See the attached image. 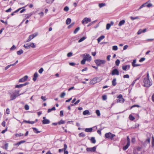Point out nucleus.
Wrapping results in <instances>:
<instances>
[{
	"mask_svg": "<svg viewBox=\"0 0 154 154\" xmlns=\"http://www.w3.org/2000/svg\"><path fill=\"white\" fill-rule=\"evenodd\" d=\"M83 59L82 60L81 63L82 64L84 65L85 64L86 61H90L92 59L91 57L88 54H85L83 55Z\"/></svg>",
	"mask_w": 154,
	"mask_h": 154,
	"instance_id": "obj_1",
	"label": "nucleus"
},
{
	"mask_svg": "<svg viewBox=\"0 0 154 154\" xmlns=\"http://www.w3.org/2000/svg\"><path fill=\"white\" fill-rule=\"evenodd\" d=\"M19 91L15 90L12 93H10L9 94L10 95V100H12L15 99L17 97L23 94V93L19 94Z\"/></svg>",
	"mask_w": 154,
	"mask_h": 154,
	"instance_id": "obj_2",
	"label": "nucleus"
},
{
	"mask_svg": "<svg viewBox=\"0 0 154 154\" xmlns=\"http://www.w3.org/2000/svg\"><path fill=\"white\" fill-rule=\"evenodd\" d=\"M144 85L145 87H149L152 85L151 81L149 79L144 78L143 80Z\"/></svg>",
	"mask_w": 154,
	"mask_h": 154,
	"instance_id": "obj_3",
	"label": "nucleus"
},
{
	"mask_svg": "<svg viewBox=\"0 0 154 154\" xmlns=\"http://www.w3.org/2000/svg\"><path fill=\"white\" fill-rule=\"evenodd\" d=\"M94 61L96 65L98 66H100L102 64H104L106 62L105 60L100 59L95 60Z\"/></svg>",
	"mask_w": 154,
	"mask_h": 154,
	"instance_id": "obj_4",
	"label": "nucleus"
},
{
	"mask_svg": "<svg viewBox=\"0 0 154 154\" xmlns=\"http://www.w3.org/2000/svg\"><path fill=\"white\" fill-rule=\"evenodd\" d=\"M23 46L26 49H29L30 48H35L36 47L35 45L33 43H29L26 44H25Z\"/></svg>",
	"mask_w": 154,
	"mask_h": 154,
	"instance_id": "obj_5",
	"label": "nucleus"
},
{
	"mask_svg": "<svg viewBox=\"0 0 154 154\" xmlns=\"http://www.w3.org/2000/svg\"><path fill=\"white\" fill-rule=\"evenodd\" d=\"M105 137L106 138L110 139L111 140H113V137L115 136V135L110 132H109L106 133L105 134Z\"/></svg>",
	"mask_w": 154,
	"mask_h": 154,
	"instance_id": "obj_6",
	"label": "nucleus"
},
{
	"mask_svg": "<svg viewBox=\"0 0 154 154\" xmlns=\"http://www.w3.org/2000/svg\"><path fill=\"white\" fill-rule=\"evenodd\" d=\"M118 98L117 101V102L123 103L125 101L124 99L122 97V94H119L117 97Z\"/></svg>",
	"mask_w": 154,
	"mask_h": 154,
	"instance_id": "obj_7",
	"label": "nucleus"
},
{
	"mask_svg": "<svg viewBox=\"0 0 154 154\" xmlns=\"http://www.w3.org/2000/svg\"><path fill=\"white\" fill-rule=\"evenodd\" d=\"M97 146H95L93 147L87 148L86 149V151L87 152H94L96 151Z\"/></svg>",
	"mask_w": 154,
	"mask_h": 154,
	"instance_id": "obj_8",
	"label": "nucleus"
},
{
	"mask_svg": "<svg viewBox=\"0 0 154 154\" xmlns=\"http://www.w3.org/2000/svg\"><path fill=\"white\" fill-rule=\"evenodd\" d=\"M91 21V20L90 18L85 17L82 20V23L83 24H84L85 23H87L88 22H90Z\"/></svg>",
	"mask_w": 154,
	"mask_h": 154,
	"instance_id": "obj_9",
	"label": "nucleus"
},
{
	"mask_svg": "<svg viewBox=\"0 0 154 154\" xmlns=\"http://www.w3.org/2000/svg\"><path fill=\"white\" fill-rule=\"evenodd\" d=\"M111 74L112 75H119V72L117 69H114L111 72Z\"/></svg>",
	"mask_w": 154,
	"mask_h": 154,
	"instance_id": "obj_10",
	"label": "nucleus"
},
{
	"mask_svg": "<svg viewBox=\"0 0 154 154\" xmlns=\"http://www.w3.org/2000/svg\"><path fill=\"white\" fill-rule=\"evenodd\" d=\"M28 76L27 75L25 76L23 78L19 79V82H23L26 81L27 79Z\"/></svg>",
	"mask_w": 154,
	"mask_h": 154,
	"instance_id": "obj_11",
	"label": "nucleus"
},
{
	"mask_svg": "<svg viewBox=\"0 0 154 154\" xmlns=\"http://www.w3.org/2000/svg\"><path fill=\"white\" fill-rule=\"evenodd\" d=\"M28 84L29 83L28 82H26L24 84H21L19 85H16L15 87L17 88H20L23 87V86H25L28 85Z\"/></svg>",
	"mask_w": 154,
	"mask_h": 154,
	"instance_id": "obj_12",
	"label": "nucleus"
},
{
	"mask_svg": "<svg viewBox=\"0 0 154 154\" xmlns=\"http://www.w3.org/2000/svg\"><path fill=\"white\" fill-rule=\"evenodd\" d=\"M130 65H124L122 66V69L124 71H126L130 69Z\"/></svg>",
	"mask_w": 154,
	"mask_h": 154,
	"instance_id": "obj_13",
	"label": "nucleus"
},
{
	"mask_svg": "<svg viewBox=\"0 0 154 154\" xmlns=\"http://www.w3.org/2000/svg\"><path fill=\"white\" fill-rule=\"evenodd\" d=\"M42 123L43 124H48L50 123V121L48 119H45L43 120L42 121Z\"/></svg>",
	"mask_w": 154,
	"mask_h": 154,
	"instance_id": "obj_14",
	"label": "nucleus"
},
{
	"mask_svg": "<svg viewBox=\"0 0 154 154\" xmlns=\"http://www.w3.org/2000/svg\"><path fill=\"white\" fill-rule=\"evenodd\" d=\"M136 63V60H134L132 62V66L133 67H136V66H140V65L139 64H135V63Z\"/></svg>",
	"mask_w": 154,
	"mask_h": 154,
	"instance_id": "obj_15",
	"label": "nucleus"
},
{
	"mask_svg": "<svg viewBox=\"0 0 154 154\" xmlns=\"http://www.w3.org/2000/svg\"><path fill=\"white\" fill-rule=\"evenodd\" d=\"M38 77V74L37 72H35L33 75V80L34 81H35L36 80L37 78Z\"/></svg>",
	"mask_w": 154,
	"mask_h": 154,
	"instance_id": "obj_16",
	"label": "nucleus"
},
{
	"mask_svg": "<svg viewBox=\"0 0 154 154\" xmlns=\"http://www.w3.org/2000/svg\"><path fill=\"white\" fill-rule=\"evenodd\" d=\"M125 23V21L124 20H122L120 21L119 23L118 24V26H120L122 25H124Z\"/></svg>",
	"mask_w": 154,
	"mask_h": 154,
	"instance_id": "obj_17",
	"label": "nucleus"
},
{
	"mask_svg": "<svg viewBox=\"0 0 154 154\" xmlns=\"http://www.w3.org/2000/svg\"><path fill=\"white\" fill-rule=\"evenodd\" d=\"M105 38V36L104 35H101L100 37H99L97 39L98 42L99 43L100 41Z\"/></svg>",
	"mask_w": 154,
	"mask_h": 154,
	"instance_id": "obj_18",
	"label": "nucleus"
},
{
	"mask_svg": "<svg viewBox=\"0 0 154 154\" xmlns=\"http://www.w3.org/2000/svg\"><path fill=\"white\" fill-rule=\"evenodd\" d=\"M83 114L84 115H90V112L88 110H85L83 112Z\"/></svg>",
	"mask_w": 154,
	"mask_h": 154,
	"instance_id": "obj_19",
	"label": "nucleus"
},
{
	"mask_svg": "<svg viewBox=\"0 0 154 154\" xmlns=\"http://www.w3.org/2000/svg\"><path fill=\"white\" fill-rule=\"evenodd\" d=\"M23 122H25V123H28L30 124H33L35 123V121H26V120H24L23 121Z\"/></svg>",
	"mask_w": 154,
	"mask_h": 154,
	"instance_id": "obj_20",
	"label": "nucleus"
},
{
	"mask_svg": "<svg viewBox=\"0 0 154 154\" xmlns=\"http://www.w3.org/2000/svg\"><path fill=\"white\" fill-rule=\"evenodd\" d=\"M87 37L85 36L81 38L79 41H78V42L80 43L83 41H84L85 40L86 38Z\"/></svg>",
	"mask_w": 154,
	"mask_h": 154,
	"instance_id": "obj_21",
	"label": "nucleus"
},
{
	"mask_svg": "<svg viewBox=\"0 0 154 154\" xmlns=\"http://www.w3.org/2000/svg\"><path fill=\"white\" fill-rule=\"evenodd\" d=\"M112 84L113 86H115L116 84V79L115 78L112 81Z\"/></svg>",
	"mask_w": 154,
	"mask_h": 154,
	"instance_id": "obj_22",
	"label": "nucleus"
},
{
	"mask_svg": "<svg viewBox=\"0 0 154 154\" xmlns=\"http://www.w3.org/2000/svg\"><path fill=\"white\" fill-rule=\"evenodd\" d=\"M90 140L93 143H95L96 142V140L94 137H91Z\"/></svg>",
	"mask_w": 154,
	"mask_h": 154,
	"instance_id": "obj_23",
	"label": "nucleus"
},
{
	"mask_svg": "<svg viewBox=\"0 0 154 154\" xmlns=\"http://www.w3.org/2000/svg\"><path fill=\"white\" fill-rule=\"evenodd\" d=\"M32 14V13L29 14H26L25 15V17L26 19L28 18H29Z\"/></svg>",
	"mask_w": 154,
	"mask_h": 154,
	"instance_id": "obj_24",
	"label": "nucleus"
},
{
	"mask_svg": "<svg viewBox=\"0 0 154 154\" xmlns=\"http://www.w3.org/2000/svg\"><path fill=\"white\" fill-rule=\"evenodd\" d=\"M92 128H86L85 130V131L86 132H91L92 131Z\"/></svg>",
	"mask_w": 154,
	"mask_h": 154,
	"instance_id": "obj_25",
	"label": "nucleus"
},
{
	"mask_svg": "<svg viewBox=\"0 0 154 154\" xmlns=\"http://www.w3.org/2000/svg\"><path fill=\"white\" fill-rule=\"evenodd\" d=\"M71 22V19L69 18H68L66 20V24L67 25H68Z\"/></svg>",
	"mask_w": 154,
	"mask_h": 154,
	"instance_id": "obj_26",
	"label": "nucleus"
},
{
	"mask_svg": "<svg viewBox=\"0 0 154 154\" xmlns=\"http://www.w3.org/2000/svg\"><path fill=\"white\" fill-rule=\"evenodd\" d=\"M32 129L36 133H38L41 132L40 131H38V129L35 128H32Z\"/></svg>",
	"mask_w": 154,
	"mask_h": 154,
	"instance_id": "obj_27",
	"label": "nucleus"
},
{
	"mask_svg": "<svg viewBox=\"0 0 154 154\" xmlns=\"http://www.w3.org/2000/svg\"><path fill=\"white\" fill-rule=\"evenodd\" d=\"M33 38V37H32V36L31 35H30L28 39L27 40V41H26V42H28L30 41Z\"/></svg>",
	"mask_w": 154,
	"mask_h": 154,
	"instance_id": "obj_28",
	"label": "nucleus"
},
{
	"mask_svg": "<svg viewBox=\"0 0 154 154\" xmlns=\"http://www.w3.org/2000/svg\"><path fill=\"white\" fill-rule=\"evenodd\" d=\"M23 51L22 50H20L17 52V54L18 55H20L23 53Z\"/></svg>",
	"mask_w": 154,
	"mask_h": 154,
	"instance_id": "obj_29",
	"label": "nucleus"
},
{
	"mask_svg": "<svg viewBox=\"0 0 154 154\" xmlns=\"http://www.w3.org/2000/svg\"><path fill=\"white\" fill-rule=\"evenodd\" d=\"M147 4V2L143 4L139 8L138 10H139L140 9H141L142 8H143V7L146 6V5Z\"/></svg>",
	"mask_w": 154,
	"mask_h": 154,
	"instance_id": "obj_30",
	"label": "nucleus"
},
{
	"mask_svg": "<svg viewBox=\"0 0 154 154\" xmlns=\"http://www.w3.org/2000/svg\"><path fill=\"white\" fill-rule=\"evenodd\" d=\"M105 5L106 4L105 3H101L99 4V6L100 8H101Z\"/></svg>",
	"mask_w": 154,
	"mask_h": 154,
	"instance_id": "obj_31",
	"label": "nucleus"
},
{
	"mask_svg": "<svg viewBox=\"0 0 154 154\" xmlns=\"http://www.w3.org/2000/svg\"><path fill=\"white\" fill-rule=\"evenodd\" d=\"M65 123V121L63 120H61L58 122V124L59 125L64 124Z\"/></svg>",
	"mask_w": 154,
	"mask_h": 154,
	"instance_id": "obj_32",
	"label": "nucleus"
},
{
	"mask_svg": "<svg viewBox=\"0 0 154 154\" xmlns=\"http://www.w3.org/2000/svg\"><path fill=\"white\" fill-rule=\"evenodd\" d=\"M102 100H106L107 99V96L106 95H103L102 97Z\"/></svg>",
	"mask_w": 154,
	"mask_h": 154,
	"instance_id": "obj_33",
	"label": "nucleus"
},
{
	"mask_svg": "<svg viewBox=\"0 0 154 154\" xmlns=\"http://www.w3.org/2000/svg\"><path fill=\"white\" fill-rule=\"evenodd\" d=\"M80 29V27H77L74 31V33L75 34L76 33H77V32H78V31Z\"/></svg>",
	"mask_w": 154,
	"mask_h": 154,
	"instance_id": "obj_34",
	"label": "nucleus"
},
{
	"mask_svg": "<svg viewBox=\"0 0 154 154\" xmlns=\"http://www.w3.org/2000/svg\"><path fill=\"white\" fill-rule=\"evenodd\" d=\"M120 63V61L119 60L117 59V60L116 61V64L117 66H118L119 65V64Z\"/></svg>",
	"mask_w": 154,
	"mask_h": 154,
	"instance_id": "obj_35",
	"label": "nucleus"
},
{
	"mask_svg": "<svg viewBox=\"0 0 154 154\" xmlns=\"http://www.w3.org/2000/svg\"><path fill=\"white\" fill-rule=\"evenodd\" d=\"M129 118L130 119L131 121H133L134 119V118L131 114L129 115Z\"/></svg>",
	"mask_w": 154,
	"mask_h": 154,
	"instance_id": "obj_36",
	"label": "nucleus"
},
{
	"mask_svg": "<svg viewBox=\"0 0 154 154\" xmlns=\"http://www.w3.org/2000/svg\"><path fill=\"white\" fill-rule=\"evenodd\" d=\"M111 26V25L109 23H107L106 25V29L107 30H108L109 29L110 26Z\"/></svg>",
	"mask_w": 154,
	"mask_h": 154,
	"instance_id": "obj_37",
	"label": "nucleus"
},
{
	"mask_svg": "<svg viewBox=\"0 0 154 154\" xmlns=\"http://www.w3.org/2000/svg\"><path fill=\"white\" fill-rule=\"evenodd\" d=\"M96 113L98 116H100V111L98 110H97L96 111Z\"/></svg>",
	"mask_w": 154,
	"mask_h": 154,
	"instance_id": "obj_38",
	"label": "nucleus"
},
{
	"mask_svg": "<svg viewBox=\"0 0 154 154\" xmlns=\"http://www.w3.org/2000/svg\"><path fill=\"white\" fill-rule=\"evenodd\" d=\"M130 19L132 20H134L138 19H139V17H131Z\"/></svg>",
	"mask_w": 154,
	"mask_h": 154,
	"instance_id": "obj_39",
	"label": "nucleus"
},
{
	"mask_svg": "<svg viewBox=\"0 0 154 154\" xmlns=\"http://www.w3.org/2000/svg\"><path fill=\"white\" fill-rule=\"evenodd\" d=\"M23 135V134L21 133L17 134H15L16 137H20Z\"/></svg>",
	"mask_w": 154,
	"mask_h": 154,
	"instance_id": "obj_40",
	"label": "nucleus"
},
{
	"mask_svg": "<svg viewBox=\"0 0 154 154\" xmlns=\"http://www.w3.org/2000/svg\"><path fill=\"white\" fill-rule=\"evenodd\" d=\"M154 146V137H152V146L153 147Z\"/></svg>",
	"mask_w": 154,
	"mask_h": 154,
	"instance_id": "obj_41",
	"label": "nucleus"
},
{
	"mask_svg": "<svg viewBox=\"0 0 154 154\" xmlns=\"http://www.w3.org/2000/svg\"><path fill=\"white\" fill-rule=\"evenodd\" d=\"M54 0H46V2L48 3H52Z\"/></svg>",
	"mask_w": 154,
	"mask_h": 154,
	"instance_id": "obj_42",
	"label": "nucleus"
},
{
	"mask_svg": "<svg viewBox=\"0 0 154 154\" xmlns=\"http://www.w3.org/2000/svg\"><path fill=\"white\" fill-rule=\"evenodd\" d=\"M79 137H84L85 136V135L83 133H81L79 134Z\"/></svg>",
	"mask_w": 154,
	"mask_h": 154,
	"instance_id": "obj_43",
	"label": "nucleus"
},
{
	"mask_svg": "<svg viewBox=\"0 0 154 154\" xmlns=\"http://www.w3.org/2000/svg\"><path fill=\"white\" fill-rule=\"evenodd\" d=\"M5 147L4 148V147H2V148L4 149L5 148L6 150H7L8 149V143H6L5 144Z\"/></svg>",
	"mask_w": 154,
	"mask_h": 154,
	"instance_id": "obj_44",
	"label": "nucleus"
},
{
	"mask_svg": "<svg viewBox=\"0 0 154 154\" xmlns=\"http://www.w3.org/2000/svg\"><path fill=\"white\" fill-rule=\"evenodd\" d=\"M112 49L113 50L116 51L118 49V47L117 46H114L112 47Z\"/></svg>",
	"mask_w": 154,
	"mask_h": 154,
	"instance_id": "obj_45",
	"label": "nucleus"
},
{
	"mask_svg": "<svg viewBox=\"0 0 154 154\" xmlns=\"http://www.w3.org/2000/svg\"><path fill=\"white\" fill-rule=\"evenodd\" d=\"M24 108L25 109H26V110H27L29 109V106L28 105L26 104L24 106Z\"/></svg>",
	"mask_w": 154,
	"mask_h": 154,
	"instance_id": "obj_46",
	"label": "nucleus"
},
{
	"mask_svg": "<svg viewBox=\"0 0 154 154\" xmlns=\"http://www.w3.org/2000/svg\"><path fill=\"white\" fill-rule=\"evenodd\" d=\"M65 95L66 93L65 92H63L60 95V97L61 98H63L65 96Z\"/></svg>",
	"mask_w": 154,
	"mask_h": 154,
	"instance_id": "obj_47",
	"label": "nucleus"
},
{
	"mask_svg": "<svg viewBox=\"0 0 154 154\" xmlns=\"http://www.w3.org/2000/svg\"><path fill=\"white\" fill-rule=\"evenodd\" d=\"M31 35L32 36V37L33 38L38 35V33H34L33 34Z\"/></svg>",
	"mask_w": 154,
	"mask_h": 154,
	"instance_id": "obj_48",
	"label": "nucleus"
},
{
	"mask_svg": "<svg viewBox=\"0 0 154 154\" xmlns=\"http://www.w3.org/2000/svg\"><path fill=\"white\" fill-rule=\"evenodd\" d=\"M44 70V69L43 68H40L39 70H38V72L40 73L41 74L42 73V72H43Z\"/></svg>",
	"mask_w": 154,
	"mask_h": 154,
	"instance_id": "obj_49",
	"label": "nucleus"
},
{
	"mask_svg": "<svg viewBox=\"0 0 154 154\" xmlns=\"http://www.w3.org/2000/svg\"><path fill=\"white\" fill-rule=\"evenodd\" d=\"M69 10V8L67 6L65 7L64 8V10L66 11H67Z\"/></svg>",
	"mask_w": 154,
	"mask_h": 154,
	"instance_id": "obj_50",
	"label": "nucleus"
},
{
	"mask_svg": "<svg viewBox=\"0 0 154 154\" xmlns=\"http://www.w3.org/2000/svg\"><path fill=\"white\" fill-rule=\"evenodd\" d=\"M26 6L24 7H23V8H19V9H17V10H16V11H14V13H17V12H18L22 8H24Z\"/></svg>",
	"mask_w": 154,
	"mask_h": 154,
	"instance_id": "obj_51",
	"label": "nucleus"
},
{
	"mask_svg": "<svg viewBox=\"0 0 154 154\" xmlns=\"http://www.w3.org/2000/svg\"><path fill=\"white\" fill-rule=\"evenodd\" d=\"M72 55V52H69L67 54V56L68 57H70Z\"/></svg>",
	"mask_w": 154,
	"mask_h": 154,
	"instance_id": "obj_52",
	"label": "nucleus"
},
{
	"mask_svg": "<svg viewBox=\"0 0 154 154\" xmlns=\"http://www.w3.org/2000/svg\"><path fill=\"white\" fill-rule=\"evenodd\" d=\"M142 32H143L142 30L141 29H140V30H139L137 33L138 35H139V34H140Z\"/></svg>",
	"mask_w": 154,
	"mask_h": 154,
	"instance_id": "obj_53",
	"label": "nucleus"
},
{
	"mask_svg": "<svg viewBox=\"0 0 154 154\" xmlns=\"http://www.w3.org/2000/svg\"><path fill=\"white\" fill-rule=\"evenodd\" d=\"M128 47V45H125L123 47V50H126Z\"/></svg>",
	"mask_w": 154,
	"mask_h": 154,
	"instance_id": "obj_54",
	"label": "nucleus"
},
{
	"mask_svg": "<svg viewBox=\"0 0 154 154\" xmlns=\"http://www.w3.org/2000/svg\"><path fill=\"white\" fill-rule=\"evenodd\" d=\"M16 48L14 45H13L10 48V50H13Z\"/></svg>",
	"mask_w": 154,
	"mask_h": 154,
	"instance_id": "obj_55",
	"label": "nucleus"
},
{
	"mask_svg": "<svg viewBox=\"0 0 154 154\" xmlns=\"http://www.w3.org/2000/svg\"><path fill=\"white\" fill-rule=\"evenodd\" d=\"M128 147H128L126 145V146H125L123 147V149L124 150H125L126 149H127L128 148Z\"/></svg>",
	"mask_w": 154,
	"mask_h": 154,
	"instance_id": "obj_56",
	"label": "nucleus"
},
{
	"mask_svg": "<svg viewBox=\"0 0 154 154\" xmlns=\"http://www.w3.org/2000/svg\"><path fill=\"white\" fill-rule=\"evenodd\" d=\"M67 145L66 144H64V148L63 149V150H66V149H67Z\"/></svg>",
	"mask_w": 154,
	"mask_h": 154,
	"instance_id": "obj_57",
	"label": "nucleus"
},
{
	"mask_svg": "<svg viewBox=\"0 0 154 154\" xmlns=\"http://www.w3.org/2000/svg\"><path fill=\"white\" fill-rule=\"evenodd\" d=\"M6 112L8 114H10V110L9 109L7 108L6 109Z\"/></svg>",
	"mask_w": 154,
	"mask_h": 154,
	"instance_id": "obj_58",
	"label": "nucleus"
},
{
	"mask_svg": "<svg viewBox=\"0 0 154 154\" xmlns=\"http://www.w3.org/2000/svg\"><path fill=\"white\" fill-rule=\"evenodd\" d=\"M145 58L143 57L141 58L139 60V62H142L144 61L145 60Z\"/></svg>",
	"mask_w": 154,
	"mask_h": 154,
	"instance_id": "obj_59",
	"label": "nucleus"
},
{
	"mask_svg": "<svg viewBox=\"0 0 154 154\" xmlns=\"http://www.w3.org/2000/svg\"><path fill=\"white\" fill-rule=\"evenodd\" d=\"M38 14L40 15V17H42L43 16V15H44V13L43 12H41L40 13H38Z\"/></svg>",
	"mask_w": 154,
	"mask_h": 154,
	"instance_id": "obj_60",
	"label": "nucleus"
},
{
	"mask_svg": "<svg viewBox=\"0 0 154 154\" xmlns=\"http://www.w3.org/2000/svg\"><path fill=\"white\" fill-rule=\"evenodd\" d=\"M129 75L128 74L124 75L123 76L124 78H129Z\"/></svg>",
	"mask_w": 154,
	"mask_h": 154,
	"instance_id": "obj_61",
	"label": "nucleus"
},
{
	"mask_svg": "<svg viewBox=\"0 0 154 154\" xmlns=\"http://www.w3.org/2000/svg\"><path fill=\"white\" fill-rule=\"evenodd\" d=\"M152 6V4L151 3L148 4L147 5H146V6H147L148 8H149Z\"/></svg>",
	"mask_w": 154,
	"mask_h": 154,
	"instance_id": "obj_62",
	"label": "nucleus"
},
{
	"mask_svg": "<svg viewBox=\"0 0 154 154\" xmlns=\"http://www.w3.org/2000/svg\"><path fill=\"white\" fill-rule=\"evenodd\" d=\"M111 57V55H109L107 56V59L108 61H109L110 60V57Z\"/></svg>",
	"mask_w": 154,
	"mask_h": 154,
	"instance_id": "obj_63",
	"label": "nucleus"
},
{
	"mask_svg": "<svg viewBox=\"0 0 154 154\" xmlns=\"http://www.w3.org/2000/svg\"><path fill=\"white\" fill-rule=\"evenodd\" d=\"M41 98L44 101H45L46 100V99L45 98V97L42 96L41 97Z\"/></svg>",
	"mask_w": 154,
	"mask_h": 154,
	"instance_id": "obj_64",
	"label": "nucleus"
}]
</instances>
